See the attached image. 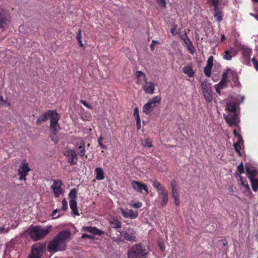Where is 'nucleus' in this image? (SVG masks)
<instances>
[{"label": "nucleus", "instance_id": "72a5a7b5", "mask_svg": "<svg viewBox=\"0 0 258 258\" xmlns=\"http://www.w3.org/2000/svg\"><path fill=\"white\" fill-rule=\"evenodd\" d=\"M142 203L140 202H137L136 203H134L133 201H132L130 203V205L135 208L136 209H139L142 206Z\"/></svg>", "mask_w": 258, "mask_h": 258}, {"label": "nucleus", "instance_id": "9d476101", "mask_svg": "<svg viewBox=\"0 0 258 258\" xmlns=\"http://www.w3.org/2000/svg\"><path fill=\"white\" fill-rule=\"evenodd\" d=\"M51 188L53 190L55 197H59L61 195H62L64 191V185L59 179L54 180L53 181V183L51 185Z\"/></svg>", "mask_w": 258, "mask_h": 258}, {"label": "nucleus", "instance_id": "bb28decb", "mask_svg": "<svg viewBox=\"0 0 258 258\" xmlns=\"http://www.w3.org/2000/svg\"><path fill=\"white\" fill-rule=\"evenodd\" d=\"M96 179L98 180H102L105 178L104 172L101 167H97L95 169Z\"/></svg>", "mask_w": 258, "mask_h": 258}, {"label": "nucleus", "instance_id": "a211bd4d", "mask_svg": "<svg viewBox=\"0 0 258 258\" xmlns=\"http://www.w3.org/2000/svg\"><path fill=\"white\" fill-rule=\"evenodd\" d=\"M121 236L123 237L126 240L130 241H134L135 240V232L131 229H128L127 232L120 231H119Z\"/></svg>", "mask_w": 258, "mask_h": 258}, {"label": "nucleus", "instance_id": "3c124183", "mask_svg": "<svg viewBox=\"0 0 258 258\" xmlns=\"http://www.w3.org/2000/svg\"><path fill=\"white\" fill-rule=\"evenodd\" d=\"M82 238H93V236L92 235H88L87 234H83L82 236Z\"/></svg>", "mask_w": 258, "mask_h": 258}, {"label": "nucleus", "instance_id": "2f4dec72", "mask_svg": "<svg viewBox=\"0 0 258 258\" xmlns=\"http://www.w3.org/2000/svg\"><path fill=\"white\" fill-rule=\"evenodd\" d=\"M110 223L114 228H118L121 226V222L116 219H111L110 220Z\"/></svg>", "mask_w": 258, "mask_h": 258}, {"label": "nucleus", "instance_id": "052dcab7", "mask_svg": "<svg viewBox=\"0 0 258 258\" xmlns=\"http://www.w3.org/2000/svg\"><path fill=\"white\" fill-rule=\"evenodd\" d=\"M79 41V44H80V46L82 47L83 46V43H82V40H78Z\"/></svg>", "mask_w": 258, "mask_h": 258}, {"label": "nucleus", "instance_id": "a18cd8bd", "mask_svg": "<svg viewBox=\"0 0 258 258\" xmlns=\"http://www.w3.org/2000/svg\"><path fill=\"white\" fill-rule=\"evenodd\" d=\"M244 190L243 191L245 192H247V194L250 191V188L247 184H243Z\"/></svg>", "mask_w": 258, "mask_h": 258}, {"label": "nucleus", "instance_id": "e433bc0d", "mask_svg": "<svg viewBox=\"0 0 258 258\" xmlns=\"http://www.w3.org/2000/svg\"><path fill=\"white\" fill-rule=\"evenodd\" d=\"M134 116L135 118H136V120L141 119L140 115H139V109L138 107H136L134 109Z\"/></svg>", "mask_w": 258, "mask_h": 258}, {"label": "nucleus", "instance_id": "ea45409f", "mask_svg": "<svg viewBox=\"0 0 258 258\" xmlns=\"http://www.w3.org/2000/svg\"><path fill=\"white\" fill-rule=\"evenodd\" d=\"M237 171L240 174L244 172V167L242 163L237 167Z\"/></svg>", "mask_w": 258, "mask_h": 258}, {"label": "nucleus", "instance_id": "09e8293b", "mask_svg": "<svg viewBox=\"0 0 258 258\" xmlns=\"http://www.w3.org/2000/svg\"><path fill=\"white\" fill-rule=\"evenodd\" d=\"M103 138L102 137H100L98 140V143H99V146L101 147V148L102 149H105V146L104 145H103L102 143H101V141L102 140Z\"/></svg>", "mask_w": 258, "mask_h": 258}, {"label": "nucleus", "instance_id": "1a4fd4ad", "mask_svg": "<svg viewBox=\"0 0 258 258\" xmlns=\"http://www.w3.org/2000/svg\"><path fill=\"white\" fill-rule=\"evenodd\" d=\"M161 100V98L159 96L153 97L143 106V111L146 114L150 113L152 110L157 106V104L160 103Z\"/></svg>", "mask_w": 258, "mask_h": 258}, {"label": "nucleus", "instance_id": "f3484780", "mask_svg": "<svg viewBox=\"0 0 258 258\" xmlns=\"http://www.w3.org/2000/svg\"><path fill=\"white\" fill-rule=\"evenodd\" d=\"M132 186L133 188L137 192H141L143 190L147 193L149 192L148 187L145 184H142L140 182L133 181L132 182Z\"/></svg>", "mask_w": 258, "mask_h": 258}, {"label": "nucleus", "instance_id": "dca6fc26", "mask_svg": "<svg viewBox=\"0 0 258 258\" xmlns=\"http://www.w3.org/2000/svg\"><path fill=\"white\" fill-rule=\"evenodd\" d=\"M171 186L172 188V195L175 201V204L176 206H178L180 202L176 182L174 180L172 181L171 182Z\"/></svg>", "mask_w": 258, "mask_h": 258}, {"label": "nucleus", "instance_id": "58836bf2", "mask_svg": "<svg viewBox=\"0 0 258 258\" xmlns=\"http://www.w3.org/2000/svg\"><path fill=\"white\" fill-rule=\"evenodd\" d=\"M233 134L234 136L237 138V140L238 142L242 141V138L241 136L239 135L238 133L237 132V131L236 130H234Z\"/></svg>", "mask_w": 258, "mask_h": 258}, {"label": "nucleus", "instance_id": "473e14b6", "mask_svg": "<svg viewBox=\"0 0 258 258\" xmlns=\"http://www.w3.org/2000/svg\"><path fill=\"white\" fill-rule=\"evenodd\" d=\"M78 154L81 156H84L86 153L85 145L84 143L81 142V145L78 147Z\"/></svg>", "mask_w": 258, "mask_h": 258}, {"label": "nucleus", "instance_id": "6e6d98bb", "mask_svg": "<svg viewBox=\"0 0 258 258\" xmlns=\"http://www.w3.org/2000/svg\"><path fill=\"white\" fill-rule=\"evenodd\" d=\"M5 103V101L3 99L2 96L0 97V107L3 106Z\"/></svg>", "mask_w": 258, "mask_h": 258}, {"label": "nucleus", "instance_id": "79ce46f5", "mask_svg": "<svg viewBox=\"0 0 258 258\" xmlns=\"http://www.w3.org/2000/svg\"><path fill=\"white\" fill-rule=\"evenodd\" d=\"M252 61L253 62L254 68L258 71V61L254 58H252Z\"/></svg>", "mask_w": 258, "mask_h": 258}, {"label": "nucleus", "instance_id": "c9c22d12", "mask_svg": "<svg viewBox=\"0 0 258 258\" xmlns=\"http://www.w3.org/2000/svg\"><path fill=\"white\" fill-rule=\"evenodd\" d=\"M142 145L145 147H152V142L149 139H146L142 141Z\"/></svg>", "mask_w": 258, "mask_h": 258}, {"label": "nucleus", "instance_id": "864d4df0", "mask_svg": "<svg viewBox=\"0 0 258 258\" xmlns=\"http://www.w3.org/2000/svg\"><path fill=\"white\" fill-rule=\"evenodd\" d=\"M136 121H137V129L140 130L141 128V119L138 120Z\"/></svg>", "mask_w": 258, "mask_h": 258}, {"label": "nucleus", "instance_id": "69168bd1", "mask_svg": "<svg viewBox=\"0 0 258 258\" xmlns=\"http://www.w3.org/2000/svg\"><path fill=\"white\" fill-rule=\"evenodd\" d=\"M152 43H153L154 44H155L158 43V41H156V40H153Z\"/></svg>", "mask_w": 258, "mask_h": 258}, {"label": "nucleus", "instance_id": "603ef678", "mask_svg": "<svg viewBox=\"0 0 258 258\" xmlns=\"http://www.w3.org/2000/svg\"><path fill=\"white\" fill-rule=\"evenodd\" d=\"M77 39L78 40H80L82 39V35H81V33L80 30H79L77 33Z\"/></svg>", "mask_w": 258, "mask_h": 258}, {"label": "nucleus", "instance_id": "4be33fe9", "mask_svg": "<svg viewBox=\"0 0 258 258\" xmlns=\"http://www.w3.org/2000/svg\"><path fill=\"white\" fill-rule=\"evenodd\" d=\"M241 51L244 59L246 61L249 60L252 53L251 49L246 46H242Z\"/></svg>", "mask_w": 258, "mask_h": 258}, {"label": "nucleus", "instance_id": "a878e982", "mask_svg": "<svg viewBox=\"0 0 258 258\" xmlns=\"http://www.w3.org/2000/svg\"><path fill=\"white\" fill-rule=\"evenodd\" d=\"M214 17L218 22H220L223 19V13L218 6L214 7Z\"/></svg>", "mask_w": 258, "mask_h": 258}, {"label": "nucleus", "instance_id": "9b49d317", "mask_svg": "<svg viewBox=\"0 0 258 258\" xmlns=\"http://www.w3.org/2000/svg\"><path fill=\"white\" fill-rule=\"evenodd\" d=\"M201 88L206 100L208 102H211L213 99V94L211 84L206 82H202Z\"/></svg>", "mask_w": 258, "mask_h": 258}, {"label": "nucleus", "instance_id": "b1692460", "mask_svg": "<svg viewBox=\"0 0 258 258\" xmlns=\"http://www.w3.org/2000/svg\"><path fill=\"white\" fill-rule=\"evenodd\" d=\"M83 231H86L89 233L100 235L103 233V232L99 230L97 228L94 227H90V226H84L82 227Z\"/></svg>", "mask_w": 258, "mask_h": 258}, {"label": "nucleus", "instance_id": "680f3d73", "mask_svg": "<svg viewBox=\"0 0 258 258\" xmlns=\"http://www.w3.org/2000/svg\"><path fill=\"white\" fill-rule=\"evenodd\" d=\"M51 140L54 142H57V140L56 139H54V138L53 136L51 137Z\"/></svg>", "mask_w": 258, "mask_h": 258}, {"label": "nucleus", "instance_id": "20e7f679", "mask_svg": "<svg viewBox=\"0 0 258 258\" xmlns=\"http://www.w3.org/2000/svg\"><path fill=\"white\" fill-rule=\"evenodd\" d=\"M149 248L141 244H136L128 251L127 258H142L149 253Z\"/></svg>", "mask_w": 258, "mask_h": 258}, {"label": "nucleus", "instance_id": "c756f323", "mask_svg": "<svg viewBox=\"0 0 258 258\" xmlns=\"http://www.w3.org/2000/svg\"><path fill=\"white\" fill-rule=\"evenodd\" d=\"M246 171L249 179L250 177H253L255 176L257 173L255 169L249 167H246Z\"/></svg>", "mask_w": 258, "mask_h": 258}, {"label": "nucleus", "instance_id": "0e129e2a", "mask_svg": "<svg viewBox=\"0 0 258 258\" xmlns=\"http://www.w3.org/2000/svg\"><path fill=\"white\" fill-rule=\"evenodd\" d=\"M154 44L153 43H151V45H150V47L151 48L152 50H153L154 49Z\"/></svg>", "mask_w": 258, "mask_h": 258}, {"label": "nucleus", "instance_id": "0eeeda50", "mask_svg": "<svg viewBox=\"0 0 258 258\" xmlns=\"http://www.w3.org/2000/svg\"><path fill=\"white\" fill-rule=\"evenodd\" d=\"M77 190L76 188L71 189L69 194L70 207L72 214L75 216H79L80 215L77 206Z\"/></svg>", "mask_w": 258, "mask_h": 258}, {"label": "nucleus", "instance_id": "c03bdc74", "mask_svg": "<svg viewBox=\"0 0 258 258\" xmlns=\"http://www.w3.org/2000/svg\"><path fill=\"white\" fill-rule=\"evenodd\" d=\"M158 4L161 7H164L166 6V0H157Z\"/></svg>", "mask_w": 258, "mask_h": 258}, {"label": "nucleus", "instance_id": "c85d7f7f", "mask_svg": "<svg viewBox=\"0 0 258 258\" xmlns=\"http://www.w3.org/2000/svg\"><path fill=\"white\" fill-rule=\"evenodd\" d=\"M136 76L138 78L137 83H141L142 81H145L146 80L145 75L141 71H138L136 73Z\"/></svg>", "mask_w": 258, "mask_h": 258}, {"label": "nucleus", "instance_id": "39448f33", "mask_svg": "<svg viewBox=\"0 0 258 258\" xmlns=\"http://www.w3.org/2000/svg\"><path fill=\"white\" fill-rule=\"evenodd\" d=\"M153 186L157 190L161 205L162 207L165 206L167 204L169 199L168 192L165 187L157 181L153 182Z\"/></svg>", "mask_w": 258, "mask_h": 258}, {"label": "nucleus", "instance_id": "7c9ffc66", "mask_svg": "<svg viewBox=\"0 0 258 258\" xmlns=\"http://www.w3.org/2000/svg\"><path fill=\"white\" fill-rule=\"evenodd\" d=\"M252 189L256 191L258 189V180L253 177H250Z\"/></svg>", "mask_w": 258, "mask_h": 258}, {"label": "nucleus", "instance_id": "412c9836", "mask_svg": "<svg viewBox=\"0 0 258 258\" xmlns=\"http://www.w3.org/2000/svg\"><path fill=\"white\" fill-rule=\"evenodd\" d=\"M213 65V56H210L207 60L206 67L204 69V73L206 76L209 77L211 75V69Z\"/></svg>", "mask_w": 258, "mask_h": 258}, {"label": "nucleus", "instance_id": "f8f14e48", "mask_svg": "<svg viewBox=\"0 0 258 258\" xmlns=\"http://www.w3.org/2000/svg\"><path fill=\"white\" fill-rule=\"evenodd\" d=\"M53 115L51 117L50 120V130L52 133L55 135L57 131L60 129L59 125L58 123L59 120V115L57 112H53Z\"/></svg>", "mask_w": 258, "mask_h": 258}, {"label": "nucleus", "instance_id": "f257e3e1", "mask_svg": "<svg viewBox=\"0 0 258 258\" xmlns=\"http://www.w3.org/2000/svg\"><path fill=\"white\" fill-rule=\"evenodd\" d=\"M240 99L241 102H242L244 100V97L237 96L232 100L227 103L226 108L227 114L224 115V118L230 126L233 125L237 126L239 123V119L238 117L239 105L238 102Z\"/></svg>", "mask_w": 258, "mask_h": 258}, {"label": "nucleus", "instance_id": "774afa93", "mask_svg": "<svg viewBox=\"0 0 258 258\" xmlns=\"http://www.w3.org/2000/svg\"><path fill=\"white\" fill-rule=\"evenodd\" d=\"M225 38L224 35H222V36H221V40L223 41V40H225Z\"/></svg>", "mask_w": 258, "mask_h": 258}, {"label": "nucleus", "instance_id": "5fc2aeb1", "mask_svg": "<svg viewBox=\"0 0 258 258\" xmlns=\"http://www.w3.org/2000/svg\"><path fill=\"white\" fill-rule=\"evenodd\" d=\"M250 15L253 17L257 21H258V12H257L255 14L250 13Z\"/></svg>", "mask_w": 258, "mask_h": 258}, {"label": "nucleus", "instance_id": "8fccbe9b", "mask_svg": "<svg viewBox=\"0 0 258 258\" xmlns=\"http://www.w3.org/2000/svg\"><path fill=\"white\" fill-rule=\"evenodd\" d=\"M159 246L160 249L162 251H163V250H165V245H164V243H163V242H159Z\"/></svg>", "mask_w": 258, "mask_h": 258}, {"label": "nucleus", "instance_id": "e2e57ef3", "mask_svg": "<svg viewBox=\"0 0 258 258\" xmlns=\"http://www.w3.org/2000/svg\"><path fill=\"white\" fill-rule=\"evenodd\" d=\"M241 184L243 186V184H245L241 176L240 177Z\"/></svg>", "mask_w": 258, "mask_h": 258}, {"label": "nucleus", "instance_id": "4468645a", "mask_svg": "<svg viewBox=\"0 0 258 258\" xmlns=\"http://www.w3.org/2000/svg\"><path fill=\"white\" fill-rule=\"evenodd\" d=\"M9 22V17L7 11L0 8V28H3Z\"/></svg>", "mask_w": 258, "mask_h": 258}, {"label": "nucleus", "instance_id": "de8ad7c7", "mask_svg": "<svg viewBox=\"0 0 258 258\" xmlns=\"http://www.w3.org/2000/svg\"><path fill=\"white\" fill-rule=\"evenodd\" d=\"M58 212L57 209H55L54 210L52 214V216L53 217V218H57L59 217V215H56V214Z\"/></svg>", "mask_w": 258, "mask_h": 258}, {"label": "nucleus", "instance_id": "aec40b11", "mask_svg": "<svg viewBox=\"0 0 258 258\" xmlns=\"http://www.w3.org/2000/svg\"><path fill=\"white\" fill-rule=\"evenodd\" d=\"M145 85L143 86V89L145 93L150 94H153L154 93L155 85L152 82L144 81Z\"/></svg>", "mask_w": 258, "mask_h": 258}, {"label": "nucleus", "instance_id": "2eb2a0df", "mask_svg": "<svg viewBox=\"0 0 258 258\" xmlns=\"http://www.w3.org/2000/svg\"><path fill=\"white\" fill-rule=\"evenodd\" d=\"M29 170L30 168L28 166V163L26 162L22 163L18 170L19 174L20 175V179L25 180V177L27 175Z\"/></svg>", "mask_w": 258, "mask_h": 258}, {"label": "nucleus", "instance_id": "13d9d810", "mask_svg": "<svg viewBox=\"0 0 258 258\" xmlns=\"http://www.w3.org/2000/svg\"><path fill=\"white\" fill-rule=\"evenodd\" d=\"M113 241H116V242H120L121 241V239L120 238H114L113 239Z\"/></svg>", "mask_w": 258, "mask_h": 258}, {"label": "nucleus", "instance_id": "a19ab883", "mask_svg": "<svg viewBox=\"0 0 258 258\" xmlns=\"http://www.w3.org/2000/svg\"><path fill=\"white\" fill-rule=\"evenodd\" d=\"M209 2L214 7L218 6L219 4V0H208Z\"/></svg>", "mask_w": 258, "mask_h": 258}, {"label": "nucleus", "instance_id": "37998d69", "mask_svg": "<svg viewBox=\"0 0 258 258\" xmlns=\"http://www.w3.org/2000/svg\"><path fill=\"white\" fill-rule=\"evenodd\" d=\"M9 231V228H5L4 226L0 227V234L8 233Z\"/></svg>", "mask_w": 258, "mask_h": 258}, {"label": "nucleus", "instance_id": "f03ea898", "mask_svg": "<svg viewBox=\"0 0 258 258\" xmlns=\"http://www.w3.org/2000/svg\"><path fill=\"white\" fill-rule=\"evenodd\" d=\"M71 233L69 231L64 230L60 232L49 242L48 250L51 253L64 250L67 242L71 240Z\"/></svg>", "mask_w": 258, "mask_h": 258}, {"label": "nucleus", "instance_id": "393cba45", "mask_svg": "<svg viewBox=\"0 0 258 258\" xmlns=\"http://www.w3.org/2000/svg\"><path fill=\"white\" fill-rule=\"evenodd\" d=\"M236 54V52L233 48H231L229 50H225L223 54V57L224 59L229 60Z\"/></svg>", "mask_w": 258, "mask_h": 258}, {"label": "nucleus", "instance_id": "7ed1b4c3", "mask_svg": "<svg viewBox=\"0 0 258 258\" xmlns=\"http://www.w3.org/2000/svg\"><path fill=\"white\" fill-rule=\"evenodd\" d=\"M51 225H47L45 227L36 226L31 227L27 230L28 235L34 241H37L43 239L51 230Z\"/></svg>", "mask_w": 258, "mask_h": 258}, {"label": "nucleus", "instance_id": "4d7b16f0", "mask_svg": "<svg viewBox=\"0 0 258 258\" xmlns=\"http://www.w3.org/2000/svg\"><path fill=\"white\" fill-rule=\"evenodd\" d=\"M185 43L188 46V45H190L191 46V43L189 40H185Z\"/></svg>", "mask_w": 258, "mask_h": 258}, {"label": "nucleus", "instance_id": "49530a36", "mask_svg": "<svg viewBox=\"0 0 258 258\" xmlns=\"http://www.w3.org/2000/svg\"><path fill=\"white\" fill-rule=\"evenodd\" d=\"M81 103H82L85 106H86L87 108H89V109H91L92 108V107L89 105L86 101H84V100H81Z\"/></svg>", "mask_w": 258, "mask_h": 258}, {"label": "nucleus", "instance_id": "cd10ccee", "mask_svg": "<svg viewBox=\"0 0 258 258\" xmlns=\"http://www.w3.org/2000/svg\"><path fill=\"white\" fill-rule=\"evenodd\" d=\"M183 72L186 74L189 77H192L194 75V72L190 66H185L183 68Z\"/></svg>", "mask_w": 258, "mask_h": 258}, {"label": "nucleus", "instance_id": "f704fd0d", "mask_svg": "<svg viewBox=\"0 0 258 258\" xmlns=\"http://www.w3.org/2000/svg\"><path fill=\"white\" fill-rule=\"evenodd\" d=\"M241 144H242V141L241 142H238V140L237 141L236 143L234 144V149L238 154H240V150L241 149L240 145Z\"/></svg>", "mask_w": 258, "mask_h": 258}, {"label": "nucleus", "instance_id": "5701e85b", "mask_svg": "<svg viewBox=\"0 0 258 258\" xmlns=\"http://www.w3.org/2000/svg\"><path fill=\"white\" fill-rule=\"evenodd\" d=\"M55 110H49L45 113L42 114L39 118L37 119V122L39 123L42 122L43 121H45L49 118L50 119L51 117L53 115V112H55Z\"/></svg>", "mask_w": 258, "mask_h": 258}, {"label": "nucleus", "instance_id": "bf43d9fd", "mask_svg": "<svg viewBox=\"0 0 258 258\" xmlns=\"http://www.w3.org/2000/svg\"><path fill=\"white\" fill-rule=\"evenodd\" d=\"M187 47H188V49L189 50V51L192 52V49H193L192 46L191 45V46H190V45H188Z\"/></svg>", "mask_w": 258, "mask_h": 258}, {"label": "nucleus", "instance_id": "6e6552de", "mask_svg": "<svg viewBox=\"0 0 258 258\" xmlns=\"http://www.w3.org/2000/svg\"><path fill=\"white\" fill-rule=\"evenodd\" d=\"M46 249L45 243H37L32 246L29 258H41Z\"/></svg>", "mask_w": 258, "mask_h": 258}, {"label": "nucleus", "instance_id": "ddd939ff", "mask_svg": "<svg viewBox=\"0 0 258 258\" xmlns=\"http://www.w3.org/2000/svg\"><path fill=\"white\" fill-rule=\"evenodd\" d=\"M122 215L126 218L132 219H136L138 217L139 213L137 211H133V210L124 209L122 207L119 208Z\"/></svg>", "mask_w": 258, "mask_h": 258}, {"label": "nucleus", "instance_id": "423d86ee", "mask_svg": "<svg viewBox=\"0 0 258 258\" xmlns=\"http://www.w3.org/2000/svg\"><path fill=\"white\" fill-rule=\"evenodd\" d=\"M235 75V72L230 69L227 70V71L223 73L221 81L218 84L215 85L216 91L220 95V90L226 87L229 79Z\"/></svg>", "mask_w": 258, "mask_h": 258}, {"label": "nucleus", "instance_id": "4c0bfd02", "mask_svg": "<svg viewBox=\"0 0 258 258\" xmlns=\"http://www.w3.org/2000/svg\"><path fill=\"white\" fill-rule=\"evenodd\" d=\"M62 210L66 211L68 209V202L66 199L62 201Z\"/></svg>", "mask_w": 258, "mask_h": 258}, {"label": "nucleus", "instance_id": "6ab92c4d", "mask_svg": "<svg viewBox=\"0 0 258 258\" xmlns=\"http://www.w3.org/2000/svg\"><path fill=\"white\" fill-rule=\"evenodd\" d=\"M65 155L68 158L69 162L71 164H75L77 163V157L76 151L74 150H69L66 151Z\"/></svg>", "mask_w": 258, "mask_h": 258}, {"label": "nucleus", "instance_id": "338daca9", "mask_svg": "<svg viewBox=\"0 0 258 258\" xmlns=\"http://www.w3.org/2000/svg\"><path fill=\"white\" fill-rule=\"evenodd\" d=\"M174 32H175V29H172L171 30V32L172 34H174Z\"/></svg>", "mask_w": 258, "mask_h": 258}]
</instances>
